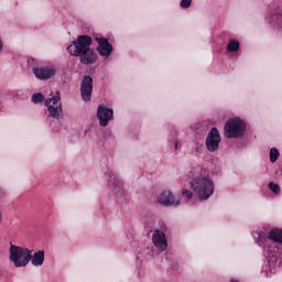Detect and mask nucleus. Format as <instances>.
I'll use <instances>...</instances> for the list:
<instances>
[{
	"mask_svg": "<svg viewBox=\"0 0 282 282\" xmlns=\"http://www.w3.org/2000/svg\"><path fill=\"white\" fill-rule=\"evenodd\" d=\"M251 236L257 246L262 248L269 268H282V229H271L268 235L263 230H256Z\"/></svg>",
	"mask_w": 282,
	"mask_h": 282,
	"instance_id": "nucleus-1",
	"label": "nucleus"
},
{
	"mask_svg": "<svg viewBox=\"0 0 282 282\" xmlns=\"http://www.w3.org/2000/svg\"><path fill=\"white\" fill-rule=\"evenodd\" d=\"M187 180L198 202H208L210 196L215 195V180L210 176L208 167L202 164L192 166L187 173Z\"/></svg>",
	"mask_w": 282,
	"mask_h": 282,
	"instance_id": "nucleus-2",
	"label": "nucleus"
},
{
	"mask_svg": "<svg viewBox=\"0 0 282 282\" xmlns=\"http://www.w3.org/2000/svg\"><path fill=\"white\" fill-rule=\"evenodd\" d=\"M104 178L106 182V188H108L109 193L115 196L116 199H124L127 191L122 176L107 167L104 171Z\"/></svg>",
	"mask_w": 282,
	"mask_h": 282,
	"instance_id": "nucleus-3",
	"label": "nucleus"
},
{
	"mask_svg": "<svg viewBox=\"0 0 282 282\" xmlns=\"http://www.w3.org/2000/svg\"><path fill=\"white\" fill-rule=\"evenodd\" d=\"M225 138H243L246 135V121L241 117L229 118L224 126Z\"/></svg>",
	"mask_w": 282,
	"mask_h": 282,
	"instance_id": "nucleus-4",
	"label": "nucleus"
},
{
	"mask_svg": "<svg viewBox=\"0 0 282 282\" xmlns=\"http://www.w3.org/2000/svg\"><path fill=\"white\" fill-rule=\"evenodd\" d=\"M9 261L13 263L14 268H26L30 263V249L10 245Z\"/></svg>",
	"mask_w": 282,
	"mask_h": 282,
	"instance_id": "nucleus-5",
	"label": "nucleus"
},
{
	"mask_svg": "<svg viewBox=\"0 0 282 282\" xmlns=\"http://www.w3.org/2000/svg\"><path fill=\"white\" fill-rule=\"evenodd\" d=\"M91 36L89 35H79L77 40H74L72 44L67 46V52L70 56H80V54H86L91 50Z\"/></svg>",
	"mask_w": 282,
	"mask_h": 282,
	"instance_id": "nucleus-6",
	"label": "nucleus"
},
{
	"mask_svg": "<svg viewBox=\"0 0 282 282\" xmlns=\"http://www.w3.org/2000/svg\"><path fill=\"white\" fill-rule=\"evenodd\" d=\"M45 107L51 118H61L63 116V104H61V93L45 100Z\"/></svg>",
	"mask_w": 282,
	"mask_h": 282,
	"instance_id": "nucleus-7",
	"label": "nucleus"
},
{
	"mask_svg": "<svg viewBox=\"0 0 282 282\" xmlns=\"http://www.w3.org/2000/svg\"><path fill=\"white\" fill-rule=\"evenodd\" d=\"M95 41L97 43L96 52L101 56V58L109 61V58H111V54H113V44H111L105 36H96Z\"/></svg>",
	"mask_w": 282,
	"mask_h": 282,
	"instance_id": "nucleus-8",
	"label": "nucleus"
},
{
	"mask_svg": "<svg viewBox=\"0 0 282 282\" xmlns=\"http://www.w3.org/2000/svg\"><path fill=\"white\" fill-rule=\"evenodd\" d=\"M32 72L37 80H50L56 76L58 67L54 64H50L46 66L33 67Z\"/></svg>",
	"mask_w": 282,
	"mask_h": 282,
	"instance_id": "nucleus-9",
	"label": "nucleus"
},
{
	"mask_svg": "<svg viewBox=\"0 0 282 282\" xmlns=\"http://www.w3.org/2000/svg\"><path fill=\"white\" fill-rule=\"evenodd\" d=\"M219 144H221V134L217 128H212L207 134L205 147L209 153H215L219 151Z\"/></svg>",
	"mask_w": 282,
	"mask_h": 282,
	"instance_id": "nucleus-10",
	"label": "nucleus"
},
{
	"mask_svg": "<svg viewBox=\"0 0 282 282\" xmlns=\"http://www.w3.org/2000/svg\"><path fill=\"white\" fill-rule=\"evenodd\" d=\"M96 116L100 127H108L109 122L113 121V108L99 105Z\"/></svg>",
	"mask_w": 282,
	"mask_h": 282,
	"instance_id": "nucleus-11",
	"label": "nucleus"
},
{
	"mask_svg": "<svg viewBox=\"0 0 282 282\" xmlns=\"http://www.w3.org/2000/svg\"><path fill=\"white\" fill-rule=\"evenodd\" d=\"M156 202L160 206H165L166 208H169V206H180L182 204V200L175 197V194H173L171 189H164L156 197Z\"/></svg>",
	"mask_w": 282,
	"mask_h": 282,
	"instance_id": "nucleus-12",
	"label": "nucleus"
},
{
	"mask_svg": "<svg viewBox=\"0 0 282 282\" xmlns=\"http://www.w3.org/2000/svg\"><path fill=\"white\" fill-rule=\"evenodd\" d=\"M94 91V79L91 76H84L80 85L82 100L89 102L91 100V93Z\"/></svg>",
	"mask_w": 282,
	"mask_h": 282,
	"instance_id": "nucleus-13",
	"label": "nucleus"
},
{
	"mask_svg": "<svg viewBox=\"0 0 282 282\" xmlns=\"http://www.w3.org/2000/svg\"><path fill=\"white\" fill-rule=\"evenodd\" d=\"M152 243L155 246L158 250L164 252L169 248V240L166 239V235L164 231L156 229L152 234Z\"/></svg>",
	"mask_w": 282,
	"mask_h": 282,
	"instance_id": "nucleus-14",
	"label": "nucleus"
},
{
	"mask_svg": "<svg viewBox=\"0 0 282 282\" xmlns=\"http://www.w3.org/2000/svg\"><path fill=\"white\" fill-rule=\"evenodd\" d=\"M239 52H241V42L235 37L229 39L226 45L227 56L235 58L239 56Z\"/></svg>",
	"mask_w": 282,
	"mask_h": 282,
	"instance_id": "nucleus-15",
	"label": "nucleus"
},
{
	"mask_svg": "<svg viewBox=\"0 0 282 282\" xmlns=\"http://www.w3.org/2000/svg\"><path fill=\"white\" fill-rule=\"evenodd\" d=\"M31 261V264L33 268H41L45 263V250H36L32 254V250H29V262Z\"/></svg>",
	"mask_w": 282,
	"mask_h": 282,
	"instance_id": "nucleus-16",
	"label": "nucleus"
},
{
	"mask_svg": "<svg viewBox=\"0 0 282 282\" xmlns=\"http://www.w3.org/2000/svg\"><path fill=\"white\" fill-rule=\"evenodd\" d=\"M78 56L80 57V63H83V65H94V63L98 61V54L91 48L86 53L79 54Z\"/></svg>",
	"mask_w": 282,
	"mask_h": 282,
	"instance_id": "nucleus-17",
	"label": "nucleus"
},
{
	"mask_svg": "<svg viewBox=\"0 0 282 282\" xmlns=\"http://www.w3.org/2000/svg\"><path fill=\"white\" fill-rule=\"evenodd\" d=\"M279 158H281V152L276 148H271L269 152V160L271 164H276Z\"/></svg>",
	"mask_w": 282,
	"mask_h": 282,
	"instance_id": "nucleus-18",
	"label": "nucleus"
},
{
	"mask_svg": "<svg viewBox=\"0 0 282 282\" xmlns=\"http://www.w3.org/2000/svg\"><path fill=\"white\" fill-rule=\"evenodd\" d=\"M46 100L45 95L41 93H35L31 97V102H33V105H43V102L45 104Z\"/></svg>",
	"mask_w": 282,
	"mask_h": 282,
	"instance_id": "nucleus-19",
	"label": "nucleus"
},
{
	"mask_svg": "<svg viewBox=\"0 0 282 282\" xmlns=\"http://www.w3.org/2000/svg\"><path fill=\"white\" fill-rule=\"evenodd\" d=\"M268 188L271 193H273V195H275V196L281 195V185H279L274 182H270L268 185Z\"/></svg>",
	"mask_w": 282,
	"mask_h": 282,
	"instance_id": "nucleus-20",
	"label": "nucleus"
},
{
	"mask_svg": "<svg viewBox=\"0 0 282 282\" xmlns=\"http://www.w3.org/2000/svg\"><path fill=\"white\" fill-rule=\"evenodd\" d=\"M182 195L186 199H193V197L195 196V192H193V189H188V188L184 187L182 189Z\"/></svg>",
	"mask_w": 282,
	"mask_h": 282,
	"instance_id": "nucleus-21",
	"label": "nucleus"
},
{
	"mask_svg": "<svg viewBox=\"0 0 282 282\" xmlns=\"http://www.w3.org/2000/svg\"><path fill=\"white\" fill-rule=\"evenodd\" d=\"M192 3H193V0H181L180 7L182 8V10H188Z\"/></svg>",
	"mask_w": 282,
	"mask_h": 282,
	"instance_id": "nucleus-22",
	"label": "nucleus"
},
{
	"mask_svg": "<svg viewBox=\"0 0 282 282\" xmlns=\"http://www.w3.org/2000/svg\"><path fill=\"white\" fill-rule=\"evenodd\" d=\"M196 153H202L204 151V143L196 142L194 145Z\"/></svg>",
	"mask_w": 282,
	"mask_h": 282,
	"instance_id": "nucleus-23",
	"label": "nucleus"
},
{
	"mask_svg": "<svg viewBox=\"0 0 282 282\" xmlns=\"http://www.w3.org/2000/svg\"><path fill=\"white\" fill-rule=\"evenodd\" d=\"M169 142H170V144H174V149H175V151H177V142H178L177 137L170 138Z\"/></svg>",
	"mask_w": 282,
	"mask_h": 282,
	"instance_id": "nucleus-24",
	"label": "nucleus"
},
{
	"mask_svg": "<svg viewBox=\"0 0 282 282\" xmlns=\"http://www.w3.org/2000/svg\"><path fill=\"white\" fill-rule=\"evenodd\" d=\"M275 175H276L278 177H282V169H281V167H279V169L275 171Z\"/></svg>",
	"mask_w": 282,
	"mask_h": 282,
	"instance_id": "nucleus-25",
	"label": "nucleus"
},
{
	"mask_svg": "<svg viewBox=\"0 0 282 282\" xmlns=\"http://www.w3.org/2000/svg\"><path fill=\"white\" fill-rule=\"evenodd\" d=\"M3 52V39L0 35V54Z\"/></svg>",
	"mask_w": 282,
	"mask_h": 282,
	"instance_id": "nucleus-26",
	"label": "nucleus"
},
{
	"mask_svg": "<svg viewBox=\"0 0 282 282\" xmlns=\"http://www.w3.org/2000/svg\"><path fill=\"white\" fill-rule=\"evenodd\" d=\"M3 224V210L0 208V226Z\"/></svg>",
	"mask_w": 282,
	"mask_h": 282,
	"instance_id": "nucleus-27",
	"label": "nucleus"
},
{
	"mask_svg": "<svg viewBox=\"0 0 282 282\" xmlns=\"http://www.w3.org/2000/svg\"><path fill=\"white\" fill-rule=\"evenodd\" d=\"M229 282H239V279H231Z\"/></svg>",
	"mask_w": 282,
	"mask_h": 282,
	"instance_id": "nucleus-28",
	"label": "nucleus"
}]
</instances>
